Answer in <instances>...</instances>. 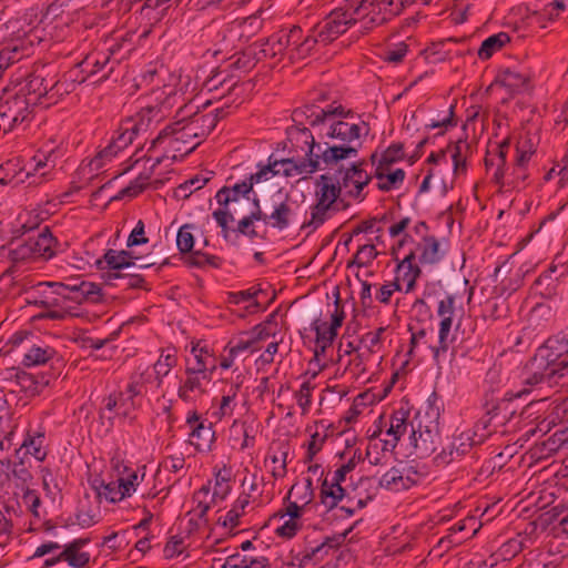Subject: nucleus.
<instances>
[{
	"label": "nucleus",
	"instance_id": "obj_1",
	"mask_svg": "<svg viewBox=\"0 0 568 568\" xmlns=\"http://www.w3.org/2000/svg\"><path fill=\"white\" fill-rule=\"evenodd\" d=\"M352 114L351 110L345 111L342 105L323 109L314 104H306L296 108L292 112L294 124L286 129V141L291 151H305L306 156H315L317 152L323 151V145L315 142V138L307 125L316 128L325 124L332 115L347 118Z\"/></svg>",
	"mask_w": 568,
	"mask_h": 568
},
{
	"label": "nucleus",
	"instance_id": "obj_2",
	"mask_svg": "<svg viewBox=\"0 0 568 568\" xmlns=\"http://www.w3.org/2000/svg\"><path fill=\"white\" fill-rule=\"evenodd\" d=\"M54 291L49 301H28L45 312L42 317L63 321L74 316V305L84 302L100 303L102 301L101 287L92 282L75 281L74 283H53Z\"/></svg>",
	"mask_w": 568,
	"mask_h": 568
},
{
	"label": "nucleus",
	"instance_id": "obj_3",
	"mask_svg": "<svg viewBox=\"0 0 568 568\" xmlns=\"http://www.w3.org/2000/svg\"><path fill=\"white\" fill-rule=\"evenodd\" d=\"M191 105H184L178 111L180 119L162 129L155 139L152 140L149 151L156 148L165 139L175 136L174 141L189 142L190 139L205 138L216 126L219 119L223 116V109H217L216 113L201 114L199 111H192Z\"/></svg>",
	"mask_w": 568,
	"mask_h": 568
},
{
	"label": "nucleus",
	"instance_id": "obj_4",
	"mask_svg": "<svg viewBox=\"0 0 568 568\" xmlns=\"http://www.w3.org/2000/svg\"><path fill=\"white\" fill-rule=\"evenodd\" d=\"M329 118V125L326 132L318 133L320 138L324 135L327 138H332L338 140L339 144L324 143L323 151H321L317 158H322V162L325 168H331L336 165L343 160L356 158L358 154V150L362 145L359 142V138L362 134V126L366 128V133L368 132V124L365 121H362V124L348 123L343 120L334 121Z\"/></svg>",
	"mask_w": 568,
	"mask_h": 568
},
{
	"label": "nucleus",
	"instance_id": "obj_5",
	"mask_svg": "<svg viewBox=\"0 0 568 568\" xmlns=\"http://www.w3.org/2000/svg\"><path fill=\"white\" fill-rule=\"evenodd\" d=\"M153 112H155L154 108H146L140 113V122L132 120L123 122L109 144L92 160L91 164L94 165V169H101L106 161H111L120 151L128 148L133 142L139 131L143 126L146 128L148 124L144 123V119L148 118V121H150Z\"/></svg>",
	"mask_w": 568,
	"mask_h": 568
},
{
	"label": "nucleus",
	"instance_id": "obj_6",
	"mask_svg": "<svg viewBox=\"0 0 568 568\" xmlns=\"http://www.w3.org/2000/svg\"><path fill=\"white\" fill-rule=\"evenodd\" d=\"M32 109L23 93H18L16 89H4L0 95V128L8 133L29 123Z\"/></svg>",
	"mask_w": 568,
	"mask_h": 568
},
{
	"label": "nucleus",
	"instance_id": "obj_7",
	"mask_svg": "<svg viewBox=\"0 0 568 568\" xmlns=\"http://www.w3.org/2000/svg\"><path fill=\"white\" fill-rule=\"evenodd\" d=\"M416 0H357L354 12L365 22V28L371 29L382 26L392 18L399 16L407 6Z\"/></svg>",
	"mask_w": 568,
	"mask_h": 568
},
{
	"label": "nucleus",
	"instance_id": "obj_8",
	"mask_svg": "<svg viewBox=\"0 0 568 568\" xmlns=\"http://www.w3.org/2000/svg\"><path fill=\"white\" fill-rule=\"evenodd\" d=\"M346 9H335L326 18L317 23L313 33H318L323 44H328L345 33L348 28L356 23L358 20L363 21L357 13L354 12V7L357 0H347Z\"/></svg>",
	"mask_w": 568,
	"mask_h": 568
},
{
	"label": "nucleus",
	"instance_id": "obj_9",
	"mask_svg": "<svg viewBox=\"0 0 568 568\" xmlns=\"http://www.w3.org/2000/svg\"><path fill=\"white\" fill-rule=\"evenodd\" d=\"M52 71L50 65H39L26 78L20 88L16 90L18 93H23L32 106L37 105L41 98L45 97L50 91L55 90L60 92V87L64 82H60L53 78L48 79Z\"/></svg>",
	"mask_w": 568,
	"mask_h": 568
},
{
	"label": "nucleus",
	"instance_id": "obj_10",
	"mask_svg": "<svg viewBox=\"0 0 568 568\" xmlns=\"http://www.w3.org/2000/svg\"><path fill=\"white\" fill-rule=\"evenodd\" d=\"M568 359V345L558 335L549 337L525 366V376L539 374Z\"/></svg>",
	"mask_w": 568,
	"mask_h": 568
},
{
	"label": "nucleus",
	"instance_id": "obj_11",
	"mask_svg": "<svg viewBox=\"0 0 568 568\" xmlns=\"http://www.w3.org/2000/svg\"><path fill=\"white\" fill-rule=\"evenodd\" d=\"M114 68L115 65L112 64L105 52H91L64 74V82L70 81L72 84H81L100 72H103L100 80H106Z\"/></svg>",
	"mask_w": 568,
	"mask_h": 568
},
{
	"label": "nucleus",
	"instance_id": "obj_12",
	"mask_svg": "<svg viewBox=\"0 0 568 568\" xmlns=\"http://www.w3.org/2000/svg\"><path fill=\"white\" fill-rule=\"evenodd\" d=\"M78 12L73 0H54L43 14V21H48L52 39L63 41L69 34V24Z\"/></svg>",
	"mask_w": 568,
	"mask_h": 568
},
{
	"label": "nucleus",
	"instance_id": "obj_13",
	"mask_svg": "<svg viewBox=\"0 0 568 568\" xmlns=\"http://www.w3.org/2000/svg\"><path fill=\"white\" fill-rule=\"evenodd\" d=\"M483 444V435H476L470 429L453 436L450 444L444 447L435 457L437 465H448L467 455L476 446Z\"/></svg>",
	"mask_w": 568,
	"mask_h": 568
},
{
	"label": "nucleus",
	"instance_id": "obj_14",
	"mask_svg": "<svg viewBox=\"0 0 568 568\" xmlns=\"http://www.w3.org/2000/svg\"><path fill=\"white\" fill-rule=\"evenodd\" d=\"M135 258L131 251L109 248L104 255L97 261V266L101 271L108 270L104 275L106 285L118 286L115 281L121 277V271L135 266Z\"/></svg>",
	"mask_w": 568,
	"mask_h": 568
},
{
	"label": "nucleus",
	"instance_id": "obj_15",
	"mask_svg": "<svg viewBox=\"0 0 568 568\" xmlns=\"http://www.w3.org/2000/svg\"><path fill=\"white\" fill-rule=\"evenodd\" d=\"M149 31L144 30L141 34H136L135 30H129L123 33L112 36L108 40L106 55L112 64L118 65L121 61L128 59L135 50L139 41L148 36Z\"/></svg>",
	"mask_w": 568,
	"mask_h": 568
},
{
	"label": "nucleus",
	"instance_id": "obj_16",
	"mask_svg": "<svg viewBox=\"0 0 568 568\" xmlns=\"http://www.w3.org/2000/svg\"><path fill=\"white\" fill-rule=\"evenodd\" d=\"M335 311L331 315V324L322 322L318 317L312 322V329L316 334V343H324V347H328L333 344L337 336V329L342 326L345 318V313L341 306V300L337 296L335 301Z\"/></svg>",
	"mask_w": 568,
	"mask_h": 568
},
{
	"label": "nucleus",
	"instance_id": "obj_17",
	"mask_svg": "<svg viewBox=\"0 0 568 568\" xmlns=\"http://www.w3.org/2000/svg\"><path fill=\"white\" fill-rule=\"evenodd\" d=\"M321 153L317 152L315 156H306L301 160H295L294 158L282 159V160H273V162H277V166L281 165L283 170H281L280 174H283L285 178H293L296 175H310L318 170L326 169L325 165L322 168L321 164L322 158H317Z\"/></svg>",
	"mask_w": 568,
	"mask_h": 568
},
{
	"label": "nucleus",
	"instance_id": "obj_18",
	"mask_svg": "<svg viewBox=\"0 0 568 568\" xmlns=\"http://www.w3.org/2000/svg\"><path fill=\"white\" fill-rule=\"evenodd\" d=\"M278 200L273 201L272 211L270 214L265 213V219L262 222L271 225L273 229L283 231L291 225L294 215L293 201L290 193L283 197L281 193L277 195Z\"/></svg>",
	"mask_w": 568,
	"mask_h": 568
},
{
	"label": "nucleus",
	"instance_id": "obj_19",
	"mask_svg": "<svg viewBox=\"0 0 568 568\" xmlns=\"http://www.w3.org/2000/svg\"><path fill=\"white\" fill-rule=\"evenodd\" d=\"M410 442L419 457L430 456L437 449V445L440 442L437 425L425 427L419 425L417 430L412 426Z\"/></svg>",
	"mask_w": 568,
	"mask_h": 568
},
{
	"label": "nucleus",
	"instance_id": "obj_20",
	"mask_svg": "<svg viewBox=\"0 0 568 568\" xmlns=\"http://www.w3.org/2000/svg\"><path fill=\"white\" fill-rule=\"evenodd\" d=\"M530 388L524 387L518 392L509 390L505 394V400L503 402H486L485 408L488 412V415L491 417L493 425H495L496 432L499 428L504 427L506 423L514 415V412L509 409L508 403L506 400H511L513 398L521 397L523 395L529 394Z\"/></svg>",
	"mask_w": 568,
	"mask_h": 568
},
{
	"label": "nucleus",
	"instance_id": "obj_21",
	"mask_svg": "<svg viewBox=\"0 0 568 568\" xmlns=\"http://www.w3.org/2000/svg\"><path fill=\"white\" fill-rule=\"evenodd\" d=\"M523 383L525 386H529V388L545 383L549 386L552 384L561 387L568 386V359L539 374H528L524 377Z\"/></svg>",
	"mask_w": 568,
	"mask_h": 568
},
{
	"label": "nucleus",
	"instance_id": "obj_22",
	"mask_svg": "<svg viewBox=\"0 0 568 568\" xmlns=\"http://www.w3.org/2000/svg\"><path fill=\"white\" fill-rule=\"evenodd\" d=\"M315 202L328 204H347L341 193V186L335 185V176L329 173L320 175L315 181Z\"/></svg>",
	"mask_w": 568,
	"mask_h": 568
},
{
	"label": "nucleus",
	"instance_id": "obj_23",
	"mask_svg": "<svg viewBox=\"0 0 568 568\" xmlns=\"http://www.w3.org/2000/svg\"><path fill=\"white\" fill-rule=\"evenodd\" d=\"M99 498H105L110 503L121 501L123 498L131 496L133 484L130 480H116L104 483V480L94 479L92 484Z\"/></svg>",
	"mask_w": 568,
	"mask_h": 568
},
{
	"label": "nucleus",
	"instance_id": "obj_24",
	"mask_svg": "<svg viewBox=\"0 0 568 568\" xmlns=\"http://www.w3.org/2000/svg\"><path fill=\"white\" fill-rule=\"evenodd\" d=\"M348 204L343 205L314 202L310 207V220L303 223L302 229H311L312 231H315L332 219L337 212L346 210Z\"/></svg>",
	"mask_w": 568,
	"mask_h": 568
},
{
	"label": "nucleus",
	"instance_id": "obj_25",
	"mask_svg": "<svg viewBox=\"0 0 568 568\" xmlns=\"http://www.w3.org/2000/svg\"><path fill=\"white\" fill-rule=\"evenodd\" d=\"M202 341L192 343L191 353L195 357V365L190 366V368L196 369L199 373H202V378L205 379L206 382H210L213 372L216 369V359L212 354L211 349L207 347V345H202Z\"/></svg>",
	"mask_w": 568,
	"mask_h": 568
},
{
	"label": "nucleus",
	"instance_id": "obj_26",
	"mask_svg": "<svg viewBox=\"0 0 568 568\" xmlns=\"http://www.w3.org/2000/svg\"><path fill=\"white\" fill-rule=\"evenodd\" d=\"M89 538H78L64 546L60 552V558H63L73 568H83L90 561V554L81 551V549L89 544Z\"/></svg>",
	"mask_w": 568,
	"mask_h": 568
},
{
	"label": "nucleus",
	"instance_id": "obj_27",
	"mask_svg": "<svg viewBox=\"0 0 568 568\" xmlns=\"http://www.w3.org/2000/svg\"><path fill=\"white\" fill-rule=\"evenodd\" d=\"M557 266L551 265L547 271L541 273L534 283L536 293L545 298H552L558 295L559 280L564 272L557 274Z\"/></svg>",
	"mask_w": 568,
	"mask_h": 568
},
{
	"label": "nucleus",
	"instance_id": "obj_28",
	"mask_svg": "<svg viewBox=\"0 0 568 568\" xmlns=\"http://www.w3.org/2000/svg\"><path fill=\"white\" fill-rule=\"evenodd\" d=\"M29 239L38 258L50 260L55 255L58 241L48 226H44L37 235L29 236Z\"/></svg>",
	"mask_w": 568,
	"mask_h": 568
},
{
	"label": "nucleus",
	"instance_id": "obj_29",
	"mask_svg": "<svg viewBox=\"0 0 568 568\" xmlns=\"http://www.w3.org/2000/svg\"><path fill=\"white\" fill-rule=\"evenodd\" d=\"M415 260L416 252L412 250L396 266L397 276L395 281L403 280L406 282V292L415 287L416 280L422 274L419 266L415 264Z\"/></svg>",
	"mask_w": 568,
	"mask_h": 568
},
{
	"label": "nucleus",
	"instance_id": "obj_30",
	"mask_svg": "<svg viewBox=\"0 0 568 568\" xmlns=\"http://www.w3.org/2000/svg\"><path fill=\"white\" fill-rule=\"evenodd\" d=\"M510 146V139L507 138L496 146V154L491 156L490 151L487 152L485 158V165L487 169L496 166L493 175V180L496 184L503 185V179L505 176L506 156Z\"/></svg>",
	"mask_w": 568,
	"mask_h": 568
},
{
	"label": "nucleus",
	"instance_id": "obj_31",
	"mask_svg": "<svg viewBox=\"0 0 568 568\" xmlns=\"http://www.w3.org/2000/svg\"><path fill=\"white\" fill-rule=\"evenodd\" d=\"M495 82L506 88L510 94H516L529 88L530 77L521 72L505 69L498 73Z\"/></svg>",
	"mask_w": 568,
	"mask_h": 568
},
{
	"label": "nucleus",
	"instance_id": "obj_32",
	"mask_svg": "<svg viewBox=\"0 0 568 568\" xmlns=\"http://www.w3.org/2000/svg\"><path fill=\"white\" fill-rule=\"evenodd\" d=\"M253 191L252 182L243 180L242 182L235 183L233 186H223L215 195L217 203L221 206H227L232 202H237L241 197H246Z\"/></svg>",
	"mask_w": 568,
	"mask_h": 568
},
{
	"label": "nucleus",
	"instance_id": "obj_33",
	"mask_svg": "<svg viewBox=\"0 0 568 568\" xmlns=\"http://www.w3.org/2000/svg\"><path fill=\"white\" fill-rule=\"evenodd\" d=\"M178 356L174 348L163 349L159 359L153 365L152 381L156 383V388L163 384V378L169 375L171 369L176 365Z\"/></svg>",
	"mask_w": 568,
	"mask_h": 568
},
{
	"label": "nucleus",
	"instance_id": "obj_34",
	"mask_svg": "<svg viewBox=\"0 0 568 568\" xmlns=\"http://www.w3.org/2000/svg\"><path fill=\"white\" fill-rule=\"evenodd\" d=\"M364 164L365 161H358L352 163L351 165V173L354 178V186L352 187V191L348 192V197H352L359 202L365 200L366 194L363 193V190L372 181V175H369L364 170Z\"/></svg>",
	"mask_w": 568,
	"mask_h": 568
},
{
	"label": "nucleus",
	"instance_id": "obj_35",
	"mask_svg": "<svg viewBox=\"0 0 568 568\" xmlns=\"http://www.w3.org/2000/svg\"><path fill=\"white\" fill-rule=\"evenodd\" d=\"M214 439L215 432L212 424L205 425L204 423H199L190 434V443L197 452L211 450Z\"/></svg>",
	"mask_w": 568,
	"mask_h": 568
},
{
	"label": "nucleus",
	"instance_id": "obj_36",
	"mask_svg": "<svg viewBox=\"0 0 568 568\" xmlns=\"http://www.w3.org/2000/svg\"><path fill=\"white\" fill-rule=\"evenodd\" d=\"M186 379L178 389V396L183 402H190L192 399L191 394L194 392H199L200 395L205 393V388L202 385V373H199L196 369L190 368L187 366L185 368Z\"/></svg>",
	"mask_w": 568,
	"mask_h": 568
},
{
	"label": "nucleus",
	"instance_id": "obj_37",
	"mask_svg": "<svg viewBox=\"0 0 568 568\" xmlns=\"http://www.w3.org/2000/svg\"><path fill=\"white\" fill-rule=\"evenodd\" d=\"M535 151V145L528 135L520 138V140L517 142V158L515 162L514 174L518 179L524 181L527 178V175L523 172V169L528 163Z\"/></svg>",
	"mask_w": 568,
	"mask_h": 568
},
{
	"label": "nucleus",
	"instance_id": "obj_38",
	"mask_svg": "<svg viewBox=\"0 0 568 568\" xmlns=\"http://www.w3.org/2000/svg\"><path fill=\"white\" fill-rule=\"evenodd\" d=\"M21 448H26L27 454H30L37 460L43 462L48 455L44 432H28L21 444Z\"/></svg>",
	"mask_w": 568,
	"mask_h": 568
},
{
	"label": "nucleus",
	"instance_id": "obj_39",
	"mask_svg": "<svg viewBox=\"0 0 568 568\" xmlns=\"http://www.w3.org/2000/svg\"><path fill=\"white\" fill-rule=\"evenodd\" d=\"M57 356V351L50 346L32 345L23 355L22 364L27 367L44 365Z\"/></svg>",
	"mask_w": 568,
	"mask_h": 568
},
{
	"label": "nucleus",
	"instance_id": "obj_40",
	"mask_svg": "<svg viewBox=\"0 0 568 568\" xmlns=\"http://www.w3.org/2000/svg\"><path fill=\"white\" fill-rule=\"evenodd\" d=\"M287 49L284 37L282 32L267 38L262 44L261 49L257 52H254V55L257 60L264 58H275L278 54H282Z\"/></svg>",
	"mask_w": 568,
	"mask_h": 568
},
{
	"label": "nucleus",
	"instance_id": "obj_41",
	"mask_svg": "<svg viewBox=\"0 0 568 568\" xmlns=\"http://www.w3.org/2000/svg\"><path fill=\"white\" fill-rule=\"evenodd\" d=\"M416 250L420 251L418 260L422 264H435L440 260L439 242L435 236L424 235Z\"/></svg>",
	"mask_w": 568,
	"mask_h": 568
},
{
	"label": "nucleus",
	"instance_id": "obj_42",
	"mask_svg": "<svg viewBox=\"0 0 568 568\" xmlns=\"http://www.w3.org/2000/svg\"><path fill=\"white\" fill-rule=\"evenodd\" d=\"M510 41L509 36L506 32H499L485 39L478 49V57L481 60H487L493 54L499 51L506 43Z\"/></svg>",
	"mask_w": 568,
	"mask_h": 568
},
{
	"label": "nucleus",
	"instance_id": "obj_43",
	"mask_svg": "<svg viewBox=\"0 0 568 568\" xmlns=\"http://www.w3.org/2000/svg\"><path fill=\"white\" fill-rule=\"evenodd\" d=\"M184 263L187 266L197 268H204L206 266L220 268L223 260L220 256L203 253L202 251H193L185 257Z\"/></svg>",
	"mask_w": 568,
	"mask_h": 568
},
{
	"label": "nucleus",
	"instance_id": "obj_44",
	"mask_svg": "<svg viewBox=\"0 0 568 568\" xmlns=\"http://www.w3.org/2000/svg\"><path fill=\"white\" fill-rule=\"evenodd\" d=\"M355 525L351 526L348 529L343 532L336 534L331 537H326L325 540L317 547L313 548L310 552H306L301 560V565L306 560H312L314 557H317L320 552L324 549H335L339 547L348 536V534L353 530Z\"/></svg>",
	"mask_w": 568,
	"mask_h": 568
},
{
	"label": "nucleus",
	"instance_id": "obj_45",
	"mask_svg": "<svg viewBox=\"0 0 568 568\" xmlns=\"http://www.w3.org/2000/svg\"><path fill=\"white\" fill-rule=\"evenodd\" d=\"M376 179L379 180L377 183V189L382 192H389L394 189L399 187L406 176V173L403 169H396L389 173H382L381 171L377 174H374Z\"/></svg>",
	"mask_w": 568,
	"mask_h": 568
},
{
	"label": "nucleus",
	"instance_id": "obj_46",
	"mask_svg": "<svg viewBox=\"0 0 568 568\" xmlns=\"http://www.w3.org/2000/svg\"><path fill=\"white\" fill-rule=\"evenodd\" d=\"M470 149V145L463 140H458L454 144H448L447 151L452 153V160L454 164L455 174H460L466 172V153Z\"/></svg>",
	"mask_w": 568,
	"mask_h": 568
},
{
	"label": "nucleus",
	"instance_id": "obj_47",
	"mask_svg": "<svg viewBox=\"0 0 568 568\" xmlns=\"http://www.w3.org/2000/svg\"><path fill=\"white\" fill-rule=\"evenodd\" d=\"M379 486L392 491L409 489L408 485L404 481V476L400 474L399 467H393L386 471L379 479Z\"/></svg>",
	"mask_w": 568,
	"mask_h": 568
},
{
	"label": "nucleus",
	"instance_id": "obj_48",
	"mask_svg": "<svg viewBox=\"0 0 568 568\" xmlns=\"http://www.w3.org/2000/svg\"><path fill=\"white\" fill-rule=\"evenodd\" d=\"M26 49L18 44H9L0 50V79L4 71L24 57Z\"/></svg>",
	"mask_w": 568,
	"mask_h": 568
},
{
	"label": "nucleus",
	"instance_id": "obj_49",
	"mask_svg": "<svg viewBox=\"0 0 568 568\" xmlns=\"http://www.w3.org/2000/svg\"><path fill=\"white\" fill-rule=\"evenodd\" d=\"M210 485H203L199 490H196L193 495V500L196 501V506L189 513V515H192L196 517L199 520L203 521L204 525L209 524V520L206 518L207 511L210 510L211 506L209 503H205L203 498L207 497L210 494Z\"/></svg>",
	"mask_w": 568,
	"mask_h": 568
},
{
	"label": "nucleus",
	"instance_id": "obj_50",
	"mask_svg": "<svg viewBox=\"0 0 568 568\" xmlns=\"http://www.w3.org/2000/svg\"><path fill=\"white\" fill-rule=\"evenodd\" d=\"M16 378L20 389L31 395L39 394L41 388L48 384V381H43V378L39 381L34 375L24 371H19Z\"/></svg>",
	"mask_w": 568,
	"mask_h": 568
},
{
	"label": "nucleus",
	"instance_id": "obj_51",
	"mask_svg": "<svg viewBox=\"0 0 568 568\" xmlns=\"http://www.w3.org/2000/svg\"><path fill=\"white\" fill-rule=\"evenodd\" d=\"M210 176L195 175L174 190V196L179 200H186L193 191L201 190L209 181Z\"/></svg>",
	"mask_w": 568,
	"mask_h": 568
},
{
	"label": "nucleus",
	"instance_id": "obj_52",
	"mask_svg": "<svg viewBox=\"0 0 568 568\" xmlns=\"http://www.w3.org/2000/svg\"><path fill=\"white\" fill-rule=\"evenodd\" d=\"M346 497L345 489L342 486L329 488V490L320 491V504L327 511L335 510L338 504Z\"/></svg>",
	"mask_w": 568,
	"mask_h": 568
},
{
	"label": "nucleus",
	"instance_id": "obj_53",
	"mask_svg": "<svg viewBox=\"0 0 568 568\" xmlns=\"http://www.w3.org/2000/svg\"><path fill=\"white\" fill-rule=\"evenodd\" d=\"M378 255L375 245L373 244H364L358 247L356 254L353 260L348 262V267L352 265H356L357 267L368 266Z\"/></svg>",
	"mask_w": 568,
	"mask_h": 568
},
{
	"label": "nucleus",
	"instance_id": "obj_54",
	"mask_svg": "<svg viewBox=\"0 0 568 568\" xmlns=\"http://www.w3.org/2000/svg\"><path fill=\"white\" fill-rule=\"evenodd\" d=\"M524 275L520 270H515V273H511L507 277H503L499 283L495 286V291L503 294H511L516 292L523 284Z\"/></svg>",
	"mask_w": 568,
	"mask_h": 568
},
{
	"label": "nucleus",
	"instance_id": "obj_55",
	"mask_svg": "<svg viewBox=\"0 0 568 568\" xmlns=\"http://www.w3.org/2000/svg\"><path fill=\"white\" fill-rule=\"evenodd\" d=\"M9 256L16 263L38 258L29 237L23 242H17L16 246L10 250Z\"/></svg>",
	"mask_w": 568,
	"mask_h": 568
},
{
	"label": "nucleus",
	"instance_id": "obj_56",
	"mask_svg": "<svg viewBox=\"0 0 568 568\" xmlns=\"http://www.w3.org/2000/svg\"><path fill=\"white\" fill-rule=\"evenodd\" d=\"M453 321L447 318H443L439 323V332H438V345L429 346L433 351L434 358L437 361L440 353H445L448 349V335L450 333Z\"/></svg>",
	"mask_w": 568,
	"mask_h": 568
},
{
	"label": "nucleus",
	"instance_id": "obj_57",
	"mask_svg": "<svg viewBox=\"0 0 568 568\" xmlns=\"http://www.w3.org/2000/svg\"><path fill=\"white\" fill-rule=\"evenodd\" d=\"M505 303L495 297L487 298L481 305V315L485 320H499L505 315Z\"/></svg>",
	"mask_w": 568,
	"mask_h": 568
},
{
	"label": "nucleus",
	"instance_id": "obj_58",
	"mask_svg": "<svg viewBox=\"0 0 568 568\" xmlns=\"http://www.w3.org/2000/svg\"><path fill=\"white\" fill-rule=\"evenodd\" d=\"M264 339L263 332L260 331L254 337L250 339H239L235 344L230 341L225 348H230L233 355H239L242 352L250 351L254 353L258 349L257 343Z\"/></svg>",
	"mask_w": 568,
	"mask_h": 568
},
{
	"label": "nucleus",
	"instance_id": "obj_59",
	"mask_svg": "<svg viewBox=\"0 0 568 568\" xmlns=\"http://www.w3.org/2000/svg\"><path fill=\"white\" fill-rule=\"evenodd\" d=\"M260 219H263L260 212H251L248 215L239 221L235 232L247 236L251 240L257 237L258 234L253 224L255 221H261Z\"/></svg>",
	"mask_w": 568,
	"mask_h": 568
},
{
	"label": "nucleus",
	"instance_id": "obj_60",
	"mask_svg": "<svg viewBox=\"0 0 568 568\" xmlns=\"http://www.w3.org/2000/svg\"><path fill=\"white\" fill-rule=\"evenodd\" d=\"M192 225L185 224L180 227L176 235V246L182 254L192 253L194 246V236L191 233Z\"/></svg>",
	"mask_w": 568,
	"mask_h": 568
},
{
	"label": "nucleus",
	"instance_id": "obj_61",
	"mask_svg": "<svg viewBox=\"0 0 568 568\" xmlns=\"http://www.w3.org/2000/svg\"><path fill=\"white\" fill-rule=\"evenodd\" d=\"M229 480V470L225 468L223 470H219V473L215 475V486L212 495L213 501L216 499L223 500L230 494L231 487L227 485Z\"/></svg>",
	"mask_w": 568,
	"mask_h": 568
},
{
	"label": "nucleus",
	"instance_id": "obj_62",
	"mask_svg": "<svg viewBox=\"0 0 568 568\" xmlns=\"http://www.w3.org/2000/svg\"><path fill=\"white\" fill-rule=\"evenodd\" d=\"M407 429V423L404 414H394L390 418V425L387 429V435L393 436V442L390 443L392 447L397 445L399 438L405 434Z\"/></svg>",
	"mask_w": 568,
	"mask_h": 568
},
{
	"label": "nucleus",
	"instance_id": "obj_63",
	"mask_svg": "<svg viewBox=\"0 0 568 568\" xmlns=\"http://www.w3.org/2000/svg\"><path fill=\"white\" fill-rule=\"evenodd\" d=\"M283 37H284V40H285V43L287 45V49L290 47H292L291 49V59H295V55L297 53V49L301 44V42L303 41V31L301 29V27L298 26H293L292 28H290L287 31H281Z\"/></svg>",
	"mask_w": 568,
	"mask_h": 568
},
{
	"label": "nucleus",
	"instance_id": "obj_64",
	"mask_svg": "<svg viewBox=\"0 0 568 568\" xmlns=\"http://www.w3.org/2000/svg\"><path fill=\"white\" fill-rule=\"evenodd\" d=\"M549 418L550 422L548 425L559 422L568 428V396L555 404L549 414Z\"/></svg>",
	"mask_w": 568,
	"mask_h": 568
}]
</instances>
